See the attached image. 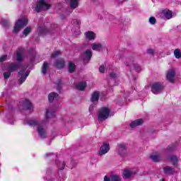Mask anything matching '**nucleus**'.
<instances>
[{
	"label": "nucleus",
	"instance_id": "e433bc0d",
	"mask_svg": "<svg viewBox=\"0 0 181 181\" xmlns=\"http://www.w3.org/2000/svg\"><path fill=\"white\" fill-rule=\"evenodd\" d=\"M2 25H3V26H5L6 28L7 26H9V21H8L6 20H4L2 21Z\"/></svg>",
	"mask_w": 181,
	"mask_h": 181
},
{
	"label": "nucleus",
	"instance_id": "b1692460",
	"mask_svg": "<svg viewBox=\"0 0 181 181\" xmlns=\"http://www.w3.org/2000/svg\"><path fill=\"white\" fill-rule=\"evenodd\" d=\"M47 69H49V63L47 62H44L42 67V74H46L47 73Z\"/></svg>",
	"mask_w": 181,
	"mask_h": 181
},
{
	"label": "nucleus",
	"instance_id": "c85d7f7f",
	"mask_svg": "<svg viewBox=\"0 0 181 181\" xmlns=\"http://www.w3.org/2000/svg\"><path fill=\"white\" fill-rule=\"evenodd\" d=\"M110 179V181H121V177L117 175H111Z\"/></svg>",
	"mask_w": 181,
	"mask_h": 181
},
{
	"label": "nucleus",
	"instance_id": "0eeeda50",
	"mask_svg": "<svg viewBox=\"0 0 181 181\" xmlns=\"http://www.w3.org/2000/svg\"><path fill=\"white\" fill-rule=\"evenodd\" d=\"M28 76H29V73L25 72V70L20 71L18 72L19 83L23 84V83H25Z\"/></svg>",
	"mask_w": 181,
	"mask_h": 181
},
{
	"label": "nucleus",
	"instance_id": "473e14b6",
	"mask_svg": "<svg viewBox=\"0 0 181 181\" xmlns=\"http://www.w3.org/2000/svg\"><path fill=\"white\" fill-rule=\"evenodd\" d=\"M65 167H66V162L64 161L59 163V164L58 165V168L59 170H63V169H64Z\"/></svg>",
	"mask_w": 181,
	"mask_h": 181
},
{
	"label": "nucleus",
	"instance_id": "a19ab883",
	"mask_svg": "<svg viewBox=\"0 0 181 181\" xmlns=\"http://www.w3.org/2000/svg\"><path fill=\"white\" fill-rule=\"evenodd\" d=\"M110 77H111L112 78H117V74H115V73H110Z\"/></svg>",
	"mask_w": 181,
	"mask_h": 181
},
{
	"label": "nucleus",
	"instance_id": "7c9ffc66",
	"mask_svg": "<svg viewBox=\"0 0 181 181\" xmlns=\"http://www.w3.org/2000/svg\"><path fill=\"white\" fill-rule=\"evenodd\" d=\"M32 32V28L30 27H27L23 32V34L25 36H28V35L30 34V33Z\"/></svg>",
	"mask_w": 181,
	"mask_h": 181
},
{
	"label": "nucleus",
	"instance_id": "7ed1b4c3",
	"mask_svg": "<svg viewBox=\"0 0 181 181\" xmlns=\"http://www.w3.org/2000/svg\"><path fill=\"white\" fill-rule=\"evenodd\" d=\"M52 5L47 4L45 0H38L36 4L35 11L36 12H40V11H47L50 9Z\"/></svg>",
	"mask_w": 181,
	"mask_h": 181
},
{
	"label": "nucleus",
	"instance_id": "9d476101",
	"mask_svg": "<svg viewBox=\"0 0 181 181\" xmlns=\"http://www.w3.org/2000/svg\"><path fill=\"white\" fill-rule=\"evenodd\" d=\"M108 151H110V144H104L99 150L100 156L105 155V153H108Z\"/></svg>",
	"mask_w": 181,
	"mask_h": 181
},
{
	"label": "nucleus",
	"instance_id": "4468645a",
	"mask_svg": "<svg viewBox=\"0 0 181 181\" xmlns=\"http://www.w3.org/2000/svg\"><path fill=\"white\" fill-rule=\"evenodd\" d=\"M99 99H100V92L98 91L93 92L91 95L90 101L92 103H97Z\"/></svg>",
	"mask_w": 181,
	"mask_h": 181
},
{
	"label": "nucleus",
	"instance_id": "a211bd4d",
	"mask_svg": "<svg viewBox=\"0 0 181 181\" xmlns=\"http://www.w3.org/2000/svg\"><path fill=\"white\" fill-rule=\"evenodd\" d=\"M86 37L88 39V40H94V39H95V33L92 31H88L86 33Z\"/></svg>",
	"mask_w": 181,
	"mask_h": 181
},
{
	"label": "nucleus",
	"instance_id": "1a4fd4ad",
	"mask_svg": "<svg viewBox=\"0 0 181 181\" xmlns=\"http://www.w3.org/2000/svg\"><path fill=\"white\" fill-rule=\"evenodd\" d=\"M160 13V16L163 18V19H171L172 18V11L168 9L163 10Z\"/></svg>",
	"mask_w": 181,
	"mask_h": 181
},
{
	"label": "nucleus",
	"instance_id": "f03ea898",
	"mask_svg": "<svg viewBox=\"0 0 181 181\" xmlns=\"http://www.w3.org/2000/svg\"><path fill=\"white\" fill-rule=\"evenodd\" d=\"M110 112L111 110H110L108 107H104L100 108L98 112V121H99V122L105 121V119H108L110 117Z\"/></svg>",
	"mask_w": 181,
	"mask_h": 181
},
{
	"label": "nucleus",
	"instance_id": "20e7f679",
	"mask_svg": "<svg viewBox=\"0 0 181 181\" xmlns=\"http://www.w3.org/2000/svg\"><path fill=\"white\" fill-rule=\"evenodd\" d=\"M26 25H28V19L23 18L18 20L14 25V33H18V32H19L22 28L26 26Z\"/></svg>",
	"mask_w": 181,
	"mask_h": 181
},
{
	"label": "nucleus",
	"instance_id": "37998d69",
	"mask_svg": "<svg viewBox=\"0 0 181 181\" xmlns=\"http://www.w3.org/2000/svg\"><path fill=\"white\" fill-rule=\"evenodd\" d=\"M147 53H148V54H153V49H148L147 50Z\"/></svg>",
	"mask_w": 181,
	"mask_h": 181
},
{
	"label": "nucleus",
	"instance_id": "de8ad7c7",
	"mask_svg": "<svg viewBox=\"0 0 181 181\" xmlns=\"http://www.w3.org/2000/svg\"><path fill=\"white\" fill-rule=\"evenodd\" d=\"M167 150L168 151H172V147L170 146H169L168 148H167Z\"/></svg>",
	"mask_w": 181,
	"mask_h": 181
},
{
	"label": "nucleus",
	"instance_id": "9b49d317",
	"mask_svg": "<svg viewBox=\"0 0 181 181\" xmlns=\"http://www.w3.org/2000/svg\"><path fill=\"white\" fill-rule=\"evenodd\" d=\"M118 153L120 156H125L127 155V146L124 144H119Z\"/></svg>",
	"mask_w": 181,
	"mask_h": 181
},
{
	"label": "nucleus",
	"instance_id": "09e8293b",
	"mask_svg": "<svg viewBox=\"0 0 181 181\" xmlns=\"http://www.w3.org/2000/svg\"><path fill=\"white\" fill-rule=\"evenodd\" d=\"M137 71H141V67H140V66H138V67H137Z\"/></svg>",
	"mask_w": 181,
	"mask_h": 181
},
{
	"label": "nucleus",
	"instance_id": "423d86ee",
	"mask_svg": "<svg viewBox=\"0 0 181 181\" xmlns=\"http://www.w3.org/2000/svg\"><path fill=\"white\" fill-rule=\"evenodd\" d=\"M91 57H93V52L90 49L85 51L83 54L81 56V60H83L86 63H88L91 60Z\"/></svg>",
	"mask_w": 181,
	"mask_h": 181
},
{
	"label": "nucleus",
	"instance_id": "393cba45",
	"mask_svg": "<svg viewBox=\"0 0 181 181\" xmlns=\"http://www.w3.org/2000/svg\"><path fill=\"white\" fill-rule=\"evenodd\" d=\"M168 160L173 163V165H176L177 163V156H170L168 158Z\"/></svg>",
	"mask_w": 181,
	"mask_h": 181
},
{
	"label": "nucleus",
	"instance_id": "6ab92c4d",
	"mask_svg": "<svg viewBox=\"0 0 181 181\" xmlns=\"http://www.w3.org/2000/svg\"><path fill=\"white\" fill-rule=\"evenodd\" d=\"M103 49V45L100 43H93L92 44V49L98 52Z\"/></svg>",
	"mask_w": 181,
	"mask_h": 181
},
{
	"label": "nucleus",
	"instance_id": "a18cd8bd",
	"mask_svg": "<svg viewBox=\"0 0 181 181\" xmlns=\"http://www.w3.org/2000/svg\"><path fill=\"white\" fill-rule=\"evenodd\" d=\"M103 181H110V177L105 175V176L104 177Z\"/></svg>",
	"mask_w": 181,
	"mask_h": 181
},
{
	"label": "nucleus",
	"instance_id": "6e6552de",
	"mask_svg": "<svg viewBox=\"0 0 181 181\" xmlns=\"http://www.w3.org/2000/svg\"><path fill=\"white\" fill-rule=\"evenodd\" d=\"M175 69H170L168 71L166 74V78L170 83H175Z\"/></svg>",
	"mask_w": 181,
	"mask_h": 181
},
{
	"label": "nucleus",
	"instance_id": "2f4dec72",
	"mask_svg": "<svg viewBox=\"0 0 181 181\" xmlns=\"http://www.w3.org/2000/svg\"><path fill=\"white\" fill-rule=\"evenodd\" d=\"M46 117L49 118V117H54V112H52L50 109H47L46 112Z\"/></svg>",
	"mask_w": 181,
	"mask_h": 181
},
{
	"label": "nucleus",
	"instance_id": "2eb2a0df",
	"mask_svg": "<svg viewBox=\"0 0 181 181\" xmlns=\"http://www.w3.org/2000/svg\"><path fill=\"white\" fill-rule=\"evenodd\" d=\"M18 69H19V64L14 63V64H10L8 66V71H10L11 73H13V71H16V70H18Z\"/></svg>",
	"mask_w": 181,
	"mask_h": 181
},
{
	"label": "nucleus",
	"instance_id": "c9c22d12",
	"mask_svg": "<svg viewBox=\"0 0 181 181\" xmlns=\"http://www.w3.org/2000/svg\"><path fill=\"white\" fill-rule=\"evenodd\" d=\"M149 23L151 24V25H155L156 23V18H155V17H151L149 18Z\"/></svg>",
	"mask_w": 181,
	"mask_h": 181
},
{
	"label": "nucleus",
	"instance_id": "412c9836",
	"mask_svg": "<svg viewBox=\"0 0 181 181\" xmlns=\"http://www.w3.org/2000/svg\"><path fill=\"white\" fill-rule=\"evenodd\" d=\"M69 4L72 9H76L78 6V0H70Z\"/></svg>",
	"mask_w": 181,
	"mask_h": 181
},
{
	"label": "nucleus",
	"instance_id": "8fccbe9b",
	"mask_svg": "<svg viewBox=\"0 0 181 181\" xmlns=\"http://www.w3.org/2000/svg\"><path fill=\"white\" fill-rule=\"evenodd\" d=\"M161 181H165V180H162Z\"/></svg>",
	"mask_w": 181,
	"mask_h": 181
},
{
	"label": "nucleus",
	"instance_id": "4be33fe9",
	"mask_svg": "<svg viewBox=\"0 0 181 181\" xmlns=\"http://www.w3.org/2000/svg\"><path fill=\"white\" fill-rule=\"evenodd\" d=\"M164 172L168 175H172L175 173V169L172 167L167 166L164 168Z\"/></svg>",
	"mask_w": 181,
	"mask_h": 181
},
{
	"label": "nucleus",
	"instance_id": "a878e982",
	"mask_svg": "<svg viewBox=\"0 0 181 181\" xmlns=\"http://www.w3.org/2000/svg\"><path fill=\"white\" fill-rule=\"evenodd\" d=\"M23 59V51L22 49L17 52V61L22 62Z\"/></svg>",
	"mask_w": 181,
	"mask_h": 181
},
{
	"label": "nucleus",
	"instance_id": "c756f323",
	"mask_svg": "<svg viewBox=\"0 0 181 181\" xmlns=\"http://www.w3.org/2000/svg\"><path fill=\"white\" fill-rule=\"evenodd\" d=\"M174 55L175 56L176 59L181 58V52L179 49H175L174 51Z\"/></svg>",
	"mask_w": 181,
	"mask_h": 181
},
{
	"label": "nucleus",
	"instance_id": "39448f33",
	"mask_svg": "<svg viewBox=\"0 0 181 181\" xmlns=\"http://www.w3.org/2000/svg\"><path fill=\"white\" fill-rule=\"evenodd\" d=\"M163 85L160 83H154L151 86V92L153 94H159V93H162L163 91Z\"/></svg>",
	"mask_w": 181,
	"mask_h": 181
},
{
	"label": "nucleus",
	"instance_id": "f257e3e1",
	"mask_svg": "<svg viewBox=\"0 0 181 181\" xmlns=\"http://www.w3.org/2000/svg\"><path fill=\"white\" fill-rule=\"evenodd\" d=\"M28 125L30 127H37V132L42 138H46V130L43 129V127L40 125H42V122H37V120L31 119L28 122Z\"/></svg>",
	"mask_w": 181,
	"mask_h": 181
},
{
	"label": "nucleus",
	"instance_id": "5701e85b",
	"mask_svg": "<svg viewBox=\"0 0 181 181\" xmlns=\"http://www.w3.org/2000/svg\"><path fill=\"white\" fill-rule=\"evenodd\" d=\"M150 158L153 162H159L162 158L160 155H151Z\"/></svg>",
	"mask_w": 181,
	"mask_h": 181
},
{
	"label": "nucleus",
	"instance_id": "49530a36",
	"mask_svg": "<svg viewBox=\"0 0 181 181\" xmlns=\"http://www.w3.org/2000/svg\"><path fill=\"white\" fill-rule=\"evenodd\" d=\"M40 33L41 35H43V33H46V28H44L43 30H42V29H40Z\"/></svg>",
	"mask_w": 181,
	"mask_h": 181
},
{
	"label": "nucleus",
	"instance_id": "4c0bfd02",
	"mask_svg": "<svg viewBox=\"0 0 181 181\" xmlns=\"http://www.w3.org/2000/svg\"><path fill=\"white\" fill-rule=\"evenodd\" d=\"M4 78H9L11 77V72H4Z\"/></svg>",
	"mask_w": 181,
	"mask_h": 181
},
{
	"label": "nucleus",
	"instance_id": "aec40b11",
	"mask_svg": "<svg viewBox=\"0 0 181 181\" xmlns=\"http://www.w3.org/2000/svg\"><path fill=\"white\" fill-rule=\"evenodd\" d=\"M86 86L87 83L86 82H79L76 86V88L77 90L83 91V90H84V88H86Z\"/></svg>",
	"mask_w": 181,
	"mask_h": 181
},
{
	"label": "nucleus",
	"instance_id": "72a5a7b5",
	"mask_svg": "<svg viewBox=\"0 0 181 181\" xmlns=\"http://www.w3.org/2000/svg\"><path fill=\"white\" fill-rule=\"evenodd\" d=\"M62 52H60V51H56V52H54L52 55H51V57L52 59H54L56 57H57V56H59V54H60Z\"/></svg>",
	"mask_w": 181,
	"mask_h": 181
},
{
	"label": "nucleus",
	"instance_id": "58836bf2",
	"mask_svg": "<svg viewBox=\"0 0 181 181\" xmlns=\"http://www.w3.org/2000/svg\"><path fill=\"white\" fill-rule=\"evenodd\" d=\"M104 70H105V66L104 65H102L99 67L100 73H104Z\"/></svg>",
	"mask_w": 181,
	"mask_h": 181
},
{
	"label": "nucleus",
	"instance_id": "ddd939ff",
	"mask_svg": "<svg viewBox=\"0 0 181 181\" xmlns=\"http://www.w3.org/2000/svg\"><path fill=\"white\" fill-rule=\"evenodd\" d=\"M142 124H144V119H136V120L133 121L130 124V127H131V128H136V127H139V125H142Z\"/></svg>",
	"mask_w": 181,
	"mask_h": 181
},
{
	"label": "nucleus",
	"instance_id": "79ce46f5",
	"mask_svg": "<svg viewBox=\"0 0 181 181\" xmlns=\"http://www.w3.org/2000/svg\"><path fill=\"white\" fill-rule=\"evenodd\" d=\"M57 84L58 86V90H60L59 87H60V85L62 84V79H58Z\"/></svg>",
	"mask_w": 181,
	"mask_h": 181
},
{
	"label": "nucleus",
	"instance_id": "cd10ccee",
	"mask_svg": "<svg viewBox=\"0 0 181 181\" xmlns=\"http://www.w3.org/2000/svg\"><path fill=\"white\" fill-rule=\"evenodd\" d=\"M24 105L27 108V110H32L33 108L32 103H30V102L28 100H25Z\"/></svg>",
	"mask_w": 181,
	"mask_h": 181
},
{
	"label": "nucleus",
	"instance_id": "bb28decb",
	"mask_svg": "<svg viewBox=\"0 0 181 181\" xmlns=\"http://www.w3.org/2000/svg\"><path fill=\"white\" fill-rule=\"evenodd\" d=\"M76 70V64H74L73 62H69V73H73Z\"/></svg>",
	"mask_w": 181,
	"mask_h": 181
},
{
	"label": "nucleus",
	"instance_id": "f3484780",
	"mask_svg": "<svg viewBox=\"0 0 181 181\" xmlns=\"http://www.w3.org/2000/svg\"><path fill=\"white\" fill-rule=\"evenodd\" d=\"M58 97H59V94L56 93H51L48 95V100L49 103H53L54 100H57Z\"/></svg>",
	"mask_w": 181,
	"mask_h": 181
},
{
	"label": "nucleus",
	"instance_id": "f704fd0d",
	"mask_svg": "<svg viewBox=\"0 0 181 181\" xmlns=\"http://www.w3.org/2000/svg\"><path fill=\"white\" fill-rule=\"evenodd\" d=\"M73 23H74V25H78V28H80V25H81V21L78 19H75L73 21Z\"/></svg>",
	"mask_w": 181,
	"mask_h": 181
},
{
	"label": "nucleus",
	"instance_id": "c03bdc74",
	"mask_svg": "<svg viewBox=\"0 0 181 181\" xmlns=\"http://www.w3.org/2000/svg\"><path fill=\"white\" fill-rule=\"evenodd\" d=\"M94 110V105H90L89 107V111L91 112Z\"/></svg>",
	"mask_w": 181,
	"mask_h": 181
},
{
	"label": "nucleus",
	"instance_id": "f8f14e48",
	"mask_svg": "<svg viewBox=\"0 0 181 181\" xmlns=\"http://www.w3.org/2000/svg\"><path fill=\"white\" fill-rule=\"evenodd\" d=\"M132 175H135V173L131 170H124L123 171V179H129Z\"/></svg>",
	"mask_w": 181,
	"mask_h": 181
},
{
	"label": "nucleus",
	"instance_id": "dca6fc26",
	"mask_svg": "<svg viewBox=\"0 0 181 181\" xmlns=\"http://www.w3.org/2000/svg\"><path fill=\"white\" fill-rule=\"evenodd\" d=\"M64 59H60L57 60V62L54 64L55 67H57V69H63V67H64Z\"/></svg>",
	"mask_w": 181,
	"mask_h": 181
},
{
	"label": "nucleus",
	"instance_id": "ea45409f",
	"mask_svg": "<svg viewBox=\"0 0 181 181\" xmlns=\"http://www.w3.org/2000/svg\"><path fill=\"white\" fill-rule=\"evenodd\" d=\"M6 57H8V55H3L0 57V62H5L6 60Z\"/></svg>",
	"mask_w": 181,
	"mask_h": 181
}]
</instances>
